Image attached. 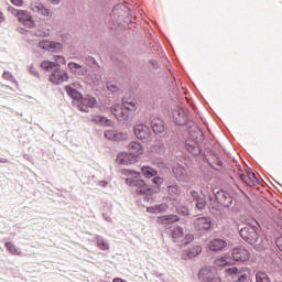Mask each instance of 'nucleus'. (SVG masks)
I'll return each mask as SVG.
<instances>
[{"instance_id": "nucleus-1", "label": "nucleus", "mask_w": 282, "mask_h": 282, "mask_svg": "<svg viewBox=\"0 0 282 282\" xmlns=\"http://www.w3.org/2000/svg\"><path fill=\"white\" fill-rule=\"evenodd\" d=\"M65 57L56 55L54 56L53 62H42L41 67L42 69H45V72H53V74L48 77L51 83L54 85H61V83H65V80L68 78L67 73L61 70V65H65Z\"/></svg>"}, {"instance_id": "nucleus-2", "label": "nucleus", "mask_w": 282, "mask_h": 282, "mask_svg": "<svg viewBox=\"0 0 282 282\" xmlns=\"http://www.w3.org/2000/svg\"><path fill=\"white\" fill-rule=\"evenodd\" d=\"M121 174L126 175V184L128 186H134L137 195H151V187L147 185L144 180L140 178L139 172L123 169Z\"/></svg>"}, {"instance_id": "nucleus-3", "label": "nucleus", "mask_w": 282, "mask_h": 282, "mask_svg": "<svg viewBox=\"0 0 282 282\" xmlns=\"http://www.w3.org/2000/svg\"><path fill=\"white\" fill-rule=\"evenodd\" d=\"M239 232L243 241H247V243L254 246L256 250H258L259 252L268 248V242H265L263 238H259V232L257 231V228L252 226H246L240 229Z\"/></svg>"}, {"instance_id": "nucleus-4", "label": "nucleus", "mask_w": 282, "mask_h": 282, "mask_svg": "<svg viewBox=\"0 0 282 282\" xmlns=\"http://www.w3.org/2000/svg\"><path fill=\"white\" fill-rule=\"evenodd\" d=\"M198 279L200 282H221L219 274L209 268L202 269L198 273Z\"/></svg>"}, {"instance_id": "nucleus-5", "label": "nucleus", "mask_w": 282, "mask_h": 282, "mask_svg": "<svg viewBox=\"0 0 282 282\" xmlns=\"http://www.w3.org/2000/svg\"><path fill=\"white\" fill-rule=\"evenodd\" d=\"M98 105V101L90 95H86L85 97H80L78 100V109L79 111H85L86 113H89V109H94Z\"/></svg>"}, {"instance_id": "nucleus-6", "label": "nucleus", "mask_w": 282, "mask_h": 282, "mask_svg": "<svg viewBox=\"0 0 282 282\" xmlns=\"http://www.w3.org/2000/svg\"><path fill=\"white\" fill-rule=\"evenodd\" d=\"M226 273L231 275L232 281L239 282V281H246L248 274V268L246 267H234L226 269Z\"/></svg>"}, {"instance_id": "nucleus-7", "label": "nucleus", "mask_w": 282, "mask_h": 282, "mask_svg": "<svg viewBox=\"0 0 282 282\" xmlns=\"http://www.w3.org/2000/svg\"><path fill=\"white\" fill-rule=\"evenodd\" d=\"M172 171L177 182H183V184H188V182H191V175H188V172H186V169H184V166L175 165Z\"/></svg>"}, {"instance_id": "nucleus-8", "label": "nucleus", "mask_w": 282, "mask_h": 282, "mask_svg": "<svg viewBox=\"0 0 282 282\" xmlns=\"http://www.w3.org/2000/svg\"><path fill=\"white\" fill-rule=\"evenodd\" d=\"M133 131L138 140H149V138H151V129L144 123L134 126Z\"/></svg>"}, {"instance_id": "nucleus-9", "label": "nucleus", "mask_w": 282, "mask_h": 282, "mask_svg": "<svg viewBox=\"0 0 282 282\" xmlns=\"http://www.w3.org/2000/svg\"><path fill=\"white\" fill-rule=\"evenodd\" d=\"M239 177L247 186H257L259 184V178H257V175L251 170L239 173Z\"/></svg>"}, {"instance_id": "nucleus-10", "label": "nucleus", "mask_w": 282, "mask_h": 282, "mask_svg": "<svg viewBox=\"0 0 282 282\" xmlns=\"http://www.w3.org/2000/svg\"><path fill=\"white\" fill-rule=\"evenodd\" d=\"M235 261H248L250 259V251L243 247H236L231 252Z\"/></svg>"}, {"instance_id": "nucleus-11", "label": "nucleus", "mask_w": 282, "mask_h": 282, "mask_svg": "<svg viewBox=\"0 0 282 282\" xmlns=\"http://www.w3.org/2000/svg\"><path fill=\"white\" fill-rule=\"evenodd\" d=\"M18 21L22 23L24 28H29L30 30H32V28H34L35 25L34 18H32V14H30V12L25 10L20 11V14L18 15Z\"/></svg>"}, {"instance_id": "nucleus-12", "label": "nucleus", "mask_w": 282, "mask_h": 282, "mask_svg": "<svg viewBox=\"0 0 282 282\" xmlns=\"http://www.w3.org/2000/svg\"><path fill=\"white\" fill-rule=\"evenodd\" d=\"M194 228L198 231L210 230L213 220L209 217H199L194 221Z\"/></svg>"}, {"instance_id": "nucleus-13", "label": "nucleus", "mask_w": 282, "mask_h": 282, "mask_svg": "<svg viewBox=\"0 0 282 282\" xmlns=\"http://www.w3.org/2000/svg\"><path fill=\"white\" fill-rule=\"evenodd\" d=\"M117 162L119 164H122L123 166H128V164H135V162H138V159L130 152H121L117 156Z\"/></svg>"}, {"instance_id": "nucleus-14", "label": "nucleus", "mask_w": 282, "mask_h": 282, "mask_svg": "<svg viewBox=\"0 0 282 282\" xmlns=\"http://www.w3.org/2000/svg\"><path fill=\"white\" fill-rule=\"evenodd\" d=\"M39 46L42 50H45L46 52H58L63 50V44L56 43L54 41H47V40L41 41Z\"/></svg>"}, {"instance_id": "nucleus-15", "label": "nucleus", "mask_w": 282, "mask_h": 282, "mask_svg": "<svg viewBox=\"0 0 282 282\" xmlns=\"http://www.w3.org/2000/svg\"><path fill=\"white\" fill-rule=\"evenodd\" d=\"M173 120L175 124H178L180 127H184V124L188 122V117L186 116V111L184 109L174 110Z\"/></svg>"}, {"instance_id": "nucleus-16", "label": "nucleus", "mask_w": 282, "mask_h": 282, "mask_svg": "<svg viewBox=\"0 0 282 282\" xmlns=\"http://www.w3.org/2000/svg\"><path fill=\"white\" fill-rule=\"evenodd\" d=\"M216 199L221 204V206H225L226 208L232 206V196L228 192H218L216 194Z\"/></svg>"}, {"instance_id": "nucleus-17", "label": "nucleus", "mask_w": 282, "mask_h": 282, "mask_svg": "<svg viewBox=\"0 0 282 282\" xmlns=\"http://www.w3.org/2000/svg\"><path fill=\"white\" fill-rule=\"evenodd\" d=\"M68 69L75 76H87V67H85L76 62L68 63Z\"/></svg>"}, {"instance_id": "nucleus-18", "label": "nucleus", "mask_w": 282, "mask_h": 282, "mask_svg": "<svg viewBox=\"0 0 282 282\" xmlns=\"http://www.w3.org/2000/svg\"><path fill=\"white\" fill-rule=\"evenodd\" d=\"M111 111H112L115 118L117 120H119V122H124V121L129 120V112H127V110L124 108H122L121 106L112 107Z\"/></svg>"}, {"instance_id": "nucleus-19", "label": "nucleus", "mask_w": 282, "mask_h": 282, "mask_svg": "<svg viewBox=\"0 0 282 282\" xmlns=\"http://www.w3.org/2000/svg\"><path fill=\"white\" fill-rule=\"evenodd\" d=\"M104 135L107 140H113L115 142L127 140V134L118 132L116 130H106Z\"/></svg>"}, {"instance_id": "nucleus-20", "label": "nucleus", "mask_w": 282, "mask_h": 282, "mask_svg": "<svg viewBox=\"0 0 282 282\" xmlns=\"http://www.w3.org/2000/svg\"><path fill=\"white\" fill-rule=\"evenodd\" d=\"M226 246H228V242H226V240L219 239V238H216V239L209 241V243H208V248L213 252H219L220 250H224V248H226Z\"/></svg>"}, {"instance_id": "nucleus-21", "label": "nucleus", "mask_w": 282, "mask_h": 282, "mask_svg": "<svg viewBox=\"0 0 282 282\" xmlns=\"http://www.w3.org/2000/svg\"><path fill=\"white\" fill-rule=\"evenodd\" d=\"M185 149L188 153H192V155H199V153H202V148H199L197 141H193L191 139L185 141Z\"/></svg>"}, {"instance_id": "nucleus-22", "label": "nucleus", "mask_w": 282, "mask_h": 282, "mask_svg": "<svg viewBox=\"0 0 282 282\" xmlns=\"http://www.w3.org/2000/svg\"><path fill=\"white\" fill-rule=\"evenodd\" d=\"M180 217L177 215H164L156 218V224L161 226H169V224H175L178 221Z\"/></svg>"}, {"instance_id": "nucleus-23", "label": "nucleus", "mask_w": 282, "mask_h": 282, "mask_svg": "<svg viewBox=\"0 0 282 282\" xmlns=\"http://www.w3.org/2000/svg\"><path fill=\"white\" fill-rule=\"evenodd\" d=\"M129 151L138 159L140 155H142V153H144V148L142 147V143L132 141L129 144Z\"/></svg>"}, {"instance_id": "nucleus-24", "label": "nucleus", "mask_w": 282, "mask_h": 282, "mask_svg": "<svg viewBox=\"0 0 282 282\" xmlns=\"http://www.w3.org/2000/svg\"><path fill=\"white\" fill-rule=\"evenodd\" d=\"M167 193H169V198L174 199V202L177 200V197L182 195V188L177 184L170 185L167 186Z\"/></svg>"}, {"instance_id": "nucleus-25", "label": "nucleus", "mask_w": 282, "mask_h": 282, "mask_svg": "<svg viewBox=\"0 0 282 282\" xmlns=\"http://www.w3.org/2000/svg\"><path fill=\"white\" fill-rule=\"evenodd\" d=\"M152 131L154 133H164V121L160 118H154L151 121Z\"/></svg>"}, {"instance_id": "nucleus-26", "label": "nucleus", "mask_w": 282, "mask_h": 282, "mask_svg": "<svg viewBox=\"0 0 282 282\" xmlns=\"http://www.w3.org/2000/svg\"><path fill=\"white\" fill-rule=\"evenodd\" d=\"M91 122H95L96 124H101V127H113V121L102 116L93 117Z\"/></svg>"}, {"instance_id": "nucleus-27", "label": "nucleus", "mask_w": 282, "mask_h": 282, "mask_svg": "<svg viewBox=\"0 0 282 282\" xmlns=\"http://www.w3.org/2000/svg\"><path fill=\"white\" fill-rule=\"evenodd\" d=\"M123 109L126 111H137L138 110V101L133 99H122Z\"/></svg>"}, {"instance_id": "nucleus-28", "label": "nucleus", "mask_w": 282, "mask_h": 282, "mask_svg": "<svg viewBox=\"0 0 282 282\" xmlns=\"http://www.w3.org/2000/svg\"><path fill=\"white\" fill-rule=\"evenodd\" d=\"M166 210H169V205L166 203L147 208L148 213H166Z\"/></svg>"}, {"instance_id": "nucleus-29", "label": "nucleus", "mask_w": 282, "mask_h": 282, "mask_svg": "<svg viewBox=\"0 0 282 282\" xmlns=\"http://www.w3.org/2000/svg\"><path fill=\"white\" fill-rule=\"evenodd\" d=\"M33 12H37L42 17H50V9L45 8L43 4H35L31 8Z\"/></svg>"}, {"instance_id": "nucleus-30", "label": "nucleus", "mask_w": 282, "mask_h": 282, "mask_svg": "<svg viewBox=\"0 0 282 282\" xmlns=\"http://www.w3.org/2000/svg\"><path fill=\"white\" fill-rule=\"evenodd\" d=\"M172 239L174 241H182L184 239V229L182 227H175L172 231Z\"/></svg>"}, {"instance_id": "nucleus-31", "label": "nucleus", "mask_w": 282, "mask_h": 282, "mask_svg": "<svg viewBox=\"0 0 282 282\" xmlns=\"http://www.w3.org/2000/svg\"><path fill=\"white\" fill-rule=\"evenodd\" d=\"M215 265L218 268H226V265H230V257L229 256H221L215 260Z\"/></svg>"}, {"instance_id": "nucleus-32", "label": "nucleus", "mask_w": 282, "mask_h": 282, "mask_svg": "<svg viewBox=\"0 0 282 282\" xmlns=\"http://www.w3.org/2000/svg\"><path fill=\"white\" fill-rule=\"evenodd\" d=\"M142 175H144L148 180H150V177H155V175H158L156 170H153V167L151 166H143L141 169Z\"/></svg>"}, {"instance_id": "nucleus-33", "label": "nucleus", "mask_w": 282, "mask_h": 282, "mask_svg": "<svg viewBox=\"0 0 282 282\" xmlns=\"http://www.w3.org/2000/svg\"><path fill=\"white\" fill-rule=\"evenodd\" d=\"M198 254H202L200 246H194L187 250V259H193V258L197 257Z\"/></svg>"}, {"instance_id": "nucleus-34", "label": "nucleus", "mask_w": 282, "mask_h": 282, "mask_svg": "<svg viewBox=\"0 0 282 282\" xmlns=\"http://www.w3.org/2000/svg\"><path fill=\"white\" fill-rule=\"evenodd\" d=\"M65 91L66 94H68V96H70V98H74L75 100H78V98H80V93H78V90H76L72 86H66Z\"/></svg>"}, {"instance_id": "nucleus-35", "label": "nucleus", "mask_w": 282, "mask_h": 282, "mask_svg": "<svg viewBox=\"0 0 282 282\" xmlns=\"http://www.w3.org/2000/svg\"><path fill=\"white\" fill-rule=\"evenodd\" d=\"M106 87L108 91H111L112 94H116V91L120 90V85L117 82H108Z\"/></svg>"}, {"instance_id": "nucleus-36", "label": "nucleus", "mask_w": 282, "mask_h": 282, "mask_svg": "<svg viewBox=\"0 0 282 282\" xmlns=\"http://www.w3.org/2000/svg\"><path fill=\"white\" fill-rule=\"evenodd\" d=\"M256 282H271V281H270V276H268V273L259 271L256 274Z\"/></svg>"}, {"instance_id": "nucleus-37", "label": "nucleus", "mask_w": 282, "mask_h": 282, "mask_svg": "<svg viewBox=\"0 0 282 282\" xmlns=\"http://www.w3.org/2000/svg\"><path fill=\"white\" fill-rule=\"evenodd\" d=\"M97 247L99 250H109V243L105 241L102 238L97 239Z\"/></svg>"}, {"instance_id": "nucleus-38", "label": "nucleus", "mask_w": 282, "mask_h": 282, "mask_svg": "<svg viewBox=\"0 0 282 282\" xmlns=\"http://www.w3.org/2000/svg\"><path fill=\"white\" fill-rule=\"evenodd\" d=\"M176 213L178 215H182L183 217H188V215H189L188 207H186V206H178L176 208Z\"/></svg>"}, {"instance_id": "nucleus-39", "label": "nucleus", "mask_w": 282, "mask_h": 282, "mask_svg": "<svg viewBox=\"0 0 282 282\" xmlns=\"http://www.w3.org/2000/svg\"><path fill=\"white\" fill-rule=\"evenodd\" d=\"M196 208L197 210H204L206 208V200L204 198L196 200Z\"/></svg>"}, {"instance_id": "nucleus-40", "label": "nucleus", "mask_w": 282, "mask_h": 282, "mask_svg": "<svg viewBox=\"0 0 282 282\" xmlns=\"http://www.w3.org/2000/svg\"><path fill=\"white\" fill-rule=\"evenodd\" d=\"M21 11L22 10H18L14 7H8V12H10V14H13V17H17V19H19Z\"/></svg>"}, {"instance_id": "nucleus-41", "label": "nucleus", "mask_w": 282, "mask_h": 282, "mask_svg": "<svg viewBox=\"0 0 282 282\" xmlns=\"http://www.w3.org/2000/svg\"><path fill=\"white\" fill-rule=\"evenodd\" d=\"M189 195H191V197H192V199H193L194 202H198L199 199H202V196H199V192H197V191H195V189H192V191L189 192Z\"/></svg>"}, {"instance_id": "nucleus-42", "label": "nucleus", "mask_w": 282, "mask_h": 282, "mask_svg": "<svg viewBox=\"0 0 282 282\" xmlns=\"http://www.w3.org/2000/svg\"><path fill=\"white\" fill-rule=\"evenodd\" d=\"M193 239H195V236H193V234H187L184 238L185 246L192 243Z\"/></svg>"}, {"instance_id": "nucleus-43", "label": "nucleus", "mask_w": 282, "mask_h": 282, "mask_svg": "<svg viewBox=\"0 0 282 282\" xmlns=\"http://www.w3.org/2000/svg\"><path fill=\"white\" fill-rule=\"evenodd\" d=\"M12 6H15V8H22L23 0H11Z\"/></svg>"}, {"instance_id": "nucleus-44", "label": "nucleus", "mask_w": 282, "mask_h": 282, "mask_svg": "<svg viewBox=\"0 0 282 282\" xmlns=\"http://www.w3.org/2000/svg\"><path fill=\"white\" fill-rule=\"evenodd\" d=\"M100 80H102V77H100V75H94L93 78V85H98V83H100Z\"/></svg>"}, {"instance_id": "nucleus-45", "label": "nucleus", "mask_w": 282, "mask_h": 282, "mask_svg": "<svg viewBox=\"0 0 282 282\" xmlns=\"http://www.w3.org/2000/svg\"><path fill=\"white\" fill-rule=\"evenodd\" d=\"M213 169H221V161L219 159L216 160V163H209Z\"/></svg>"}, {"instance_id": "nucleus-46", "label": "nucleus", "mask_w": 282, "mask_h": 282, "mask_svg": "<svg viewBox=\"0 0 282 282\" xmlns=\"http://www.w3.org/2000/svg\"><path fill=\"white\" fill-rule=\"evenodd\" d=\"M276 246H278L279 250H281V252H282V237L276 239Z\"/></svg>"}, {"instance_id": "nucleus-47", "label": "nucleus", "mask_w": 282, "mask_h": 282, "mask_svg": "<svg viewBox=\"0 0 282 282\" xmlns=\"http://www.w3.org/2000/svg\"><path fill=\"white\" fill-rule=\"evenodd\" d=\"M152 182H154L155 184H162V182H164V180L162 177H154L152 180Z\"/></svg>"}, {"instance_id": "nucleus-48", "label": "nucleus", "mask_w": 282, "mask_h": 282, "mask_svg": "<svg viewBox=\"0 0 282 282\" xmlns=\"http://www.w3.org/2000/svg\"><path fill=\"white\" fill-rule=\"evenodd\" d=\"M48 3H51L52 6H58V3H61V0H47Z\"/></svg>"}, {"instance_id": "nucleus-49", "label": "nucleus", "mask_w": 282, "mask_h": 282, "mask_svg": "<svg viewBox=\"0 0 282 282\" xmlns=\"http://www.w3.org/2000/svg\"><path fill=\"white\" fill-rule=\"evenodd\" d=\"M99 186H102L105 188V186H107V181H100Z\"/></svg>"}, {"instance_id": "nucleus-50", "label": "nucleus", "mask_w": 282, "mask_h": 282, "mask_svg": "<svg viewBox=\"0 0 282 282\" xmlns=\"http://www.w3.org/2000/svg\"><path fill=\"white\" fill-rule=\"evenodd\" d=\"M6 21V18H3V13L0 11V23H3Z\"/></svg>"}, {"instance_id": "nucleus-51", "label": "nucleus", "mask_w": 282, "mask_h": 282, "mask_svg": "<svg viewBox=\"0 0 282 282\" xmlns=\"http://www.w3.org/2000/svg\"><path fill=\"white\" fill-rule=\"evenodd\" d=\"M7 248H8L9 250H11V252H12L14 246H12V243H7Z\"/></svg>"}, {"instance_id": "nucleus-52", "label": "nucleus", "mask_w": 282, "mask_h": 282, "mask_svg": "<svg viewBox=\"0 0 282 282\" xmlns=\"http://www.w3.org/2000/svg\"><path fill=\"white\" fill-rule=\"evenodd\" d=\"M118 10H120V4H118V6H116V7L113 8V12H118Z\"/></svg>"}, {"instance_id": "nucleus-53", "label": "nucleus", "mask_w": 282, "mask_h": 282, "mask_svg": "<svg viewBox=\"0 0 282 282\" xmlns=\"http://www.w3.org/2000/svg\"><path fill=\"white\" fill-rule=\"evenodd\" d=\"M0 162L6 163V162H8V160H0Z\"/></svg>"}, {"instance_id": "nucleus-54", "label": "nucleus", "mask_w": 282, "mask_h": 282, "mask_svg": "<svg viewBox=\"0 0 282 282\" xmlns=\"http://www.w3.org/2000/svg\"><path fill=\"white\" fill-rule=\"evenodd\" d=\"M89 61H91V62L94 63V61H95V59H94V58H91V57H89Z\"/></svg>"}]
</instances>
